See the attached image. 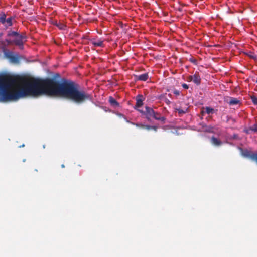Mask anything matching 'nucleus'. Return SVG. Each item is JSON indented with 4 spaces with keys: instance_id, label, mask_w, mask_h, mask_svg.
Instances as JSON below:
<instances>
[{
    "instance_id": "f257e3e1",
    "label": "nucleus",
    "mask_w": 257,
    "mask_h": 257,
    "mask_svg": "<svg viewBox=\"0 0 257 257\" xmlns=\"http://www.w3.org/2000/svg\"><path fill=\"white\" fill-rule=\"evenodd\" d=\"M16 79L10 75H0V101L17 100L27 96L38 97L43 95L62 97L80 104L91 101L92 96L79 84L64 78H32L23 81L17 90H10Z\"/></svg>"
},
{
    "instance_id": "f03ea898",
    "label": "nucleus",
    "mask_w": 257,
    "mask_h": 257,
    "mask_svg": "<svg viewBox=\"0 0 257 257\" xmlns=\"http://www.w3.org/2000/svg\"><path fill=\"white\" fill-rule=\"evenodd\" d=\"M4 55L12 63H19L20 62V57L18 55H14L12 52L5 51Z\"/></svg>"
},
{
    "instance_id": "7ed1b4c3",
    "label": "nucleus",
    "mask_w": 257,
    "mask_h": 257,
    "mask_svg": "<svg viewBox=\"0 0 257 257\" xmlns=\"http://www.w3.org/2000/svg\"><path fill=\"white\" fill-rule=\"evenodd\" d=\"M26 38V36L25 34H19L15 37V39L13 40L14 44L17 46H18L21 49L23 47L24 40Z\"/></svg>"
},
{
    "instance_id": "20e7f679",
    "label": "nucleus",
    "mask_w": 257,
    "mask_h": 257,
    "mask_svg": "<svg viewBox=\"0 0 257 257\" xmlns=\"http://www.w3.org/2000/svg\"><path fill=\"white\" fill-rule=\"evenodd\" d=\"M188 79L189 81H193L197 85L201 83V77L198 72H196L193 75L189 76Z\"/></svg>"
},
{
    "instance_id": "39448f33",
    "label": "nucleus",
    "mask_w": 257,
    "mask_h": 257,
    "mask_svg": "<svg viewBox=\"0 0 257 257\" xmlns=\"http://www.w3.org/2000/svg\"><path fill=\"white\" fill-rule=\"evenodd\" d=\"M225 101L230 106L237 105L240 103V101L238 99L231 97H227Z\"/></svg>"
},
{
    "instance_id": "423d86ee",
    "label": "nucleus",
    "mask_w": 257,
    "mask_h": 257,
    "mask_svg": "<svg viewBox=\"0 0 257 257\" xmlns=\"http://www.w3.org/2000/svg\"><path fill=\"white\" fill-rule=\"evenodd\" d=\"M143 96L142 95H139L136 97V103L134 107L135 109H137L138 108L141 107L143 105Z\"/></svg>"
},
{
    "instance_id": "0eeeda50",
    "label": "nucleus",
    "mask_w": 257,
    "mask_h": 257,
    "mask_svg": "<svg viewBox=\"0 0 257 257\" xmlns=\"http://www.w3.org/2000/svg\"><path fill=\"white\" fill-rule=\"evenodd\" d=\"M134 77L135 80L136 81H145L148 80L149 78V75L148 73H145L139 75H135Z\"/></svg>"
},
{
    "instance_id": "6e6552de",
    "label": "nucleus",
    "mask_w": 257,
    "mask_h": 257,
    "mask_svg": "<svg viewBox=\"0 0 257 257\" xmlns=\"http://www.w3.org/2000/svg\"><path fill=\"white\" fill-rule=\"evenodd\" d=\"M90 42L94 47H104L103 41L100 39L96 40L95 39H92L90 40Z\"/></svg>"
},
{
    "instance_id": "1a4fd4ad",
    "label": "nucleus",
    "mask_w": 257,
    "mask_h": 257,
    "mask_svg": "<svg viewBox=\"0 0 257 257\" xmlns=\"http://www.w3.org/2000/svg\"><path fill=\"white\" fill-rule=\"evenodd\" d=\"M145 109L146 111L144 113H145L148 119H149L150 117H152L156 113L152 108L148 106H146Z\"/></svg>"
},
{
    "instance_id": "9d476101",
    "label": "nucleus",
    "mask_w": 257,
    "mask_h": 257,
    "mask_svg": "<svg viewBox=\"0 0 257 257\" xmlns=\"http://www.w3.org/2000/svg\"><path fill=\"white\" fill-rule=\"evenodd\" d=\"M210 141L213 145L216 146H219L222 144V142L214 136L211 137Z\"/></svg>"
},
{
    "instance_id": "9b49d317",
    "label": "nucleus",
    "mask_w": 257,
    "mask_h": 257,
    "mask_svg": "<svg viewBox=\"0 0 257 257\" xmlns=\"http://www.w3.org/2000/svg\"><path fill=\"white\" fill-rule=\"evenodd\" d=\"M109 102L110 105L113 107H118L119 106L118 102L112 96H110L109 97Z\"/></svg>"
},
{
    "instance_id": "f8f14e48",
    "label": "nucleus",
    "mask_w": 257,
    "mask_h": 257,
    "mask_svg": "<svg viewBox=\"0 0 257 257\" xmlns=\"http://www.w3.org/2000/svg\"><path fill=\"white\" fill-rule=\"evenodd\" d=\"M156 120H160L162 122H164L165 120V118L163 116H160V114L158 113H155V115L153 116Z\"/></svg>"
},
{
    "instance_id": "ddd939ff",
    "label": "nucleus",
    "mask_w": 257,
    "mask_h": 257,
    "mask_svg": "<svg viewBox=\"0 0 257 257\" xmlns=\"http://www.w3.org/2000/svg\"><path fill=\"white\" fill-rule=\"evenodd\" d=\"M53 24L57 26L60 30H64L66 27L65 24L62 23H58L56 21L53 22Z\"/></svg>"
},
{
    "instance_id": "4468645a",
    "label": "nucleus",
    "mask_w": 257,
    "mask_h": 257,
    "mask_svg": "<svg viewBox=\"0 0 257 257\" xmlns=\"http://www.w3.org/2000/svg\"><path fill=\"white\" fill-rule=\"evenodd\" d=\"M204 109L205 110L204 112L208 114L213 113L214 112V109L209 107H206L205 108H204Z\"/></svg>"
},
{
    "instance_id": "2eb2a0df",
    "label": "nucleus",
    "mask_w": 257,
    "mask_h": 257,
    "mask_svg": "<svg viewBox=\"0 0 257 257\" xmlns=\"http://www.w3.org/2000/svg\"><path fill=\"white\" fill-rule=\"evenodd\" d=\"M6 15L4 13L0 14V22L3 24L6 23Z\"/></svg>"
},
{
    "instance_id": "dca6fc26",
    "label": "nucleus",
    "mask_w": 257,
    "mask_h": 257,
    "mask_svg": "<svg viewBox=\"0 0 257 257\" xmlns=\"http://www.w3.org/2000/svg\"><path fill=\"white\" fill-rule=\"evenodd\" d=\"M19 34L18 33H17V32L10 31H9L8 33V36H9V37H16Z\"/></svg>"
},
{
    "instance_id": "f3484780",
    "label": "nucleus",
    "mask_w": 257,
    "mask_h": 257,
    "mask_svg": "<svg viewBox=\"0 0 257 257\" xmlns=\"http://www.w3.org/2000/svg\"><path fill=\"white\" fill-rule=\"evenodd\" d=\"M244 132L246 133V134H250L251 132H253L254 133V127H253V125H252L251 126H250L249 127H248L247 129L245 130L244 131Z\"/></svg>"
},
{
    "instance_id": "a211bd4d",
    "label": "nucleus",
    "mask_w": 257,
    "mask_h": 257,
    "mask_svg": "<svg viewBox=\"0 0 257 257\" xmlns=\"http://www.w3.org/2000/svg\"><path fill=\"white\" fill-rule=\"evenodd\" d=\"M250 98L251 99V101L252 103L255 105H257V96H251Z\"/></svg>"
},
{
    "instance_id": "6ab92c4d",
    "label": "nucleus",
    "mask_w": 257,
    "mask_h": 257,
    "mask_svg": "<svg viewBox=\"0 0 257 257\" xmlns=\"http://www.w3.org/2000/svg\"><path fill=\"white\" fill-rule=\"evenodd\" d=\"M144 127L148 130L153 129L155 131H157V127L156 126L145 125Z\"/></svg>"
},
{
    "instance_id": "aec40b11",
    "label": "nucleus",
    "mask_w": 257,
    "mask_h": 257,
    "mask_svg": "<svg viewBox=\"0 0 257 257\" xmlns=\"http://www.w3.org/2000/svg\"><path fill=\"white\" fill-rule=\"evenodd\" d=\"M12 17L8 18L6 19V23H7V25L9 26L12 25Z\"/></svg>"
},
{
    "instance_id": "412c9836",
    "label": "nucleus",
    "mask_w": 257,
    "mask_h": 257,
    "mask_svg": "<svg viewBox=\"0 0 257 257\" xmlns=\"http://www.w3.org/2000/svg\"><path fill=\"white\" fill-rule=\"evenodd\" d=\"M176 109L179 114H184L186 112V110H184L181 108H176Z\"/></svg>"
},
{
    "instance_id": "4be33fe9",
    "label": "nucleus",
    "mask_w": 257,
    "mask_h": 257,
    "mask_svg": "<svg viewBox=\"0 0 257 257\" xmlns=\"http://www.w3.org/2000/svg\"><path fill=\"white\" fill-rule=\"evenodd\" d=\"M6 41L8 45H11V44H14L13 40H12L11 39H6Z\"/></svg>"
},
{
    "instance_id": "5701e85b",
    "label": "nucleus",
    "mask_w": 257,
    "mask_h": 257,
    "mask_svg": "<svg viewBox=\"0 0 257 257\" xmlns=\"http://www.w3.org/2000/svg\"><path fill=\"white\" fill-rule=\"evenodd\" d=\"M248 55L250 58H252L253 59H255L256 58V56H255L253 54H252L251 52L249 54H248Z\"/></svg>"
},
{
    "instance_id": "b1692460",
    "label": "nucleus",
    "mask_w": 257,
    "mask_h": 257,
    "mask_svg": "<svg viewBox=\"0 0 257 257\" xmlns=\"http://www.w3.org/2000/svg\"><path fill=\"white\" fill-rule=\"evenodd\" d=\"M173 92V93L176 96H179L180 95V91L177 89H174Z\"/></svg>"
},
{
    "instance_id": "393cba45",
    "label": "nucleus",
    "mask_w": 257,
    "mask_h": 257,
    "mask_svg": "<svg viewBox=\"0 0 257 257\" xmlns=\"http://www.w3.org/2000/svg\"><path fill=\"white\" fill-rule=\"evenodd\" d=\"M182 86L183 87V88L186 89H187L189 88L188 85L185 83L183 84L182 85Z\"/></svg>"
},
{
    "instance_id": "a878e982",
    "label": "nucleus",
    "mask_w": 257,
    "mask_h": 257,
    "mask_svg": "<svg viewBox=\"0 0 257 257\" xmlns=\"http://www.w3.org/2000/svg\"><path fill=\"white\" fill-rule=\"evenodd\" d=\"M254 127V133H257V123L253 125Z\"/></svg>"
},
{
    "instance_id": "bb28decb",
    "label": "nucleus",
    "mask_w": 257,
    "mask_h": 257,
    "mask_svg": "<svg viewBox=\"0 0 257 257\" xmlns=\"http://www.w3.org/2000/svg\"><path fill=\"white\" fill-rule=\"evenodd\" d=\"M190 61L194 63V64H196V60L195 59H193V58H191L190 59Z\"/></svg>"
},
{
    "instance_id": "cd10ccee",
    "label": "nucleus",
    "mask_w": 257,
    "mask_h": 257,
    "mask_svg": "<svg viewBox=\"0 0 257 257\" xmlns=\"http://www.w3.org/2000/svg\"><path fill=\"white\" fill-rule=\"evenodd\" d=\"M165 102L168 104H169L171 103L170 101L168 99H165Z\"/></svg>"
},
{
    "instance_id": "c85d7f7f",
    "label": "nucleus",
    "mask_w": 257,
    "mask_h": 257,
    "mask_svg": "<svg viewBox=\"0 0 257 257\" xmlns=\"http://www.w3.org/2000/svg\"><path fill=\"white\" fill-rule=\"evenodd\" d=\"M211 129H212V128H211V127H209V128L208 130H207V131H208V132H211Z\"/></svg>"
},
{
    "instance_id": "c756f323",
    "label": "nucleus",
    "mask_w": 257,
    "mask_h": 257,
    "mask_svg": "<svg viewBox=\"0 0 257 257\" xmlns=\"http://www.w3.org/2000/svg\"><path fill=\"white\" fill-rule=\"evenodd\" d=\"M61 167L62 168H64L65 167V165L64 164L61 165Z\"/></svg>"
},
{
    "instance_id": "7c9ffc66",
    "label": "nucleus",
    "mask_w": 257,
    "mask_h": 257,
    "mask_svg": "<svg viewBox=\"0 0 257 257\" xmlns=\"http://www.w3.org/2000/svg\"><path fill=\"white\" fill-rule=\"evenodd\" d=\"M25 146L24 144H23L22 146H20V147H24Z\"/></svg>"
},
{
    "instance_id": "2f4dec72",
    "label": "nucleus",
    "mask_w": 257,
    "mask_h": 257,
    "mask_svg": "<svg viewBox=\"0 0 257 257\" xmlns=\"http://www.w3.org/2000/svg\"><path fill=\"white\" fill-rule=\"evenodd\" d=\"M57 76L58 77H59V76H60V75H59V74H57Z\"/></svg>"
},
{
    "instance_id": "473e14b6",
    "label": "nucleus",
    "mask_w": 257,
    "mask_h": 257,
    "mask_svg": "<svg viewBox=\"0 0 257 257\" xmlns=\"http://www.w3.org/2000/svg\"><path fill=\"white\" fill-rule=\"evenodd\" d=\"M25 161H26V159L23 160V162H25Z\"/></svg>"
}]
</instances>
